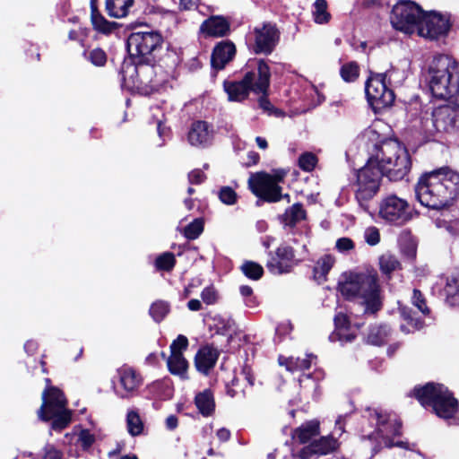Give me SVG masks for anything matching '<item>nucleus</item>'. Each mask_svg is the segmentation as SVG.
I'll list each match as a JSON object with an SVG mask.
<instances>
[{"label":"nucleus","mask_w":459,"mask_h":459,"mask_svg":"<svg viewBox=\"0 0 459 459\" xmlns=\"http://www.w3.org/2000/svg\"><path fill=\"white\" fill-rule=\"evenodd\" d=\"M162 44L161 35L154 30L133 32L127 39V49L131 56L137 58L135 66L136 86L148 94L157 91L163 80L157 76L152 65L155 52Z\"/></svg>","instance_id":"f257e3e1"},{"label":"nucleus","mask_w":459,"mask_h":459,"mask_svg":"<svg viewBox=\"0 0 459 459\" xmlns=\"http://www.w3.org/2000/svg\"><path fill=\"white\" fill-rule=\"evenodd\" d=\"M415 193L423 206L433 210L448 209L459 198V173L449 168L426 173L419 179Z\"/></svg>","instance_id":"f03ea898"},{"label":"nucleus","mask_w":459,"mask_h":459,"mask_svg":"<svg viewBox=\"0 0 459 459\" xmlns=\"http://www.w3.org/2000/svg\"><path fill=\"white\" fill-rule=\"evenodd\" d=\"M338 289L347 299L364 306L367 314H375L382 307L381 290L376 272L343 273Z\"/></svg>","instance_id":"7ed1b4c3"},{"label":"nucleus","mask_w":459,"mask_h":459,"mask_svg":"<svg viewBox=\"0 0 459 459\" xmlns=\"http://www.w3.org/2000/svg\"><path fill=\"white\" fill-rule=\"evenodd\" d=\"M369 423L375 425L373 431L365 428L361 430V438L372 442V451L377 454L383 447L399 446L408 448L407 443L394 441V437L401 435L402 424L396 414L387 412L381 408H367L364 415Z\"/></svg>","instance_id":"20e7f679"},{"label":"nucleus","mask_w":459,"mask_h":459,"mask_svg":"<svg viewBox=\"0 0 459 459\" xmlns=\"http://www.w3.org/2000/svg\"><path fill=\"white\" fill-rule=\"evenodd\" d=\"M429 89L437 99L449 100L459 92V63L447 55L435 56L429 67Z\"/></svg>","instance_id":"39448f33"},{"label":"nucleus","mask_w":459,"mask_h":459,"mask_svg":"<svg viewBox=\"0 0 459 459\" xmlns=\"http://www.w3.org/2000/svg\"><path fill=\"white\" fill-rule=\"evenodd\" d=\"M368 160L391 180L403 178L411 169V159L406 148L395 139L384 140Z\"/></svg>","instance_id":"423d86ee"},{"label":"nucleus","mask_w":459,"mask_h":459,"mask_svg":"<svg viewBox=\"0 0 459 459\" xmlns=\"http://www.w3.org/2000/svg\"><path fill=\"white\" fill-rule=\"evenodd\" d=\"M413 393L422 406H431L440 418L451 419L458 411L457 400L443 385L429 383L422 387H415Z\"/></svg>","instance_id":"0eeeda50"},{"label":"nucleus","mask_w":459,"mask_h":459,"mask_svg":"<svg viewBox=\"0 0 459 459\" xmlns=\"http://www.w3.org/2000/svg\"><path fill=\"white\" fill-rule=\"evenodd\" d=\"M47 388L42 393V404L38 411L42 420H53L52 429L61 430L71 421V411L66 408V400L63 393L50 386V379L46 378Z\"/></svg>","instance_id":"6e6552de"},{"label":"nucleus","mask_w":459,"mask_h":459,"mask_svg":"<svg viewBox=\"0 0 459 459\" xmlns=\"http://www.w3.org/2000/svg\"><path fill=\"white\" fill-rule=\"evenodd\" d=\"M382 176V170L368 160L366 165L355 173L351 187L359 207L366 212L371 213L370 202L379 190Z\"/></svg>","instance_id":"1a4fd4ad"},{"label":"nucleus","mask_w":459,"mask_h":459,"mask_svg":"<svg viewBox=\"0 0 459 459\" xmlns=\"http://www.w3.org/2000/svg\"><path fill=\"white\" fill-rule=\"evenodd\" d=\"M285 176L286 171L283 169H275L273 173L264 171L253 173L248 178V186L257 197L266 202L275 203L283 197L279 184L283 182ZM284 197L289 195H285Z\"/></svg>","instance_id":"9d476101"},{"label":"nucleus","mask_w":459,"mask_h":459,"mask_svg":"<svg viewBox=\"0 0 459 459\" xmlns=\"http://www.w3.org/2000/svg\"><path fill=\"white\" fill-rule=\"evenodd\" d=\"M422 13V9L415 3L402 1L393 7L391 23L396 30L412 34L416 31Z\"/></svg>","instance_id":"9b49d317"},{"label":"nucleus","mask_w":459,"mask_h":459,"mask_svg":"<svg viewBox=\"0 0 459 459\" xmlns=\"http://www.w3.org/2000/svg\"><path fill=\"white\" fill-rule=\"evenodd\" d=\"M387 75V73L376 74L371 75L366 82V96L369 104L375 109L390 107L394 101V93L387 87L385 82Z\"/></svg>","instance_id":"f8f14e48"},{"label":"nucleus","mask_w":459,"mask_h":459,"mask_svg":"<svg viewBox=\"0 0 459 459\" xmlns=\"http://www.w3.org/2000/svg\"><path fill=\"white\" fill-rule=\"evenodd\" d=\"M458 117L457 110L450 106H441L434 109L430 117L422 120V129L429 135L437 132L449 133L455 129Z\"/></svg>","instance_id":"ddd939ff"},{"label":"nucleus","mask_w":459,"mask_h":459,"mask_svg":"<svg viewBox=\"0 0 459 459\" xmlns=\"http://www.w3.org/2000/svg\"><path fill=\"white\" fill-rule=\"evenodd\" d=\"M409 203L395 195L385 197L379 204V216L391 223L403 225L411 219Z\"/></svg>","instance_id":"4468645a"},{"label":"nucleus","mask_w":459,"mask_h":459,"mask_svg":"<svg viewBox=\"0 0 459 459\" xmlns=\"http://www.w3.org/2000/svg\"><path fill=\"white\" fill-rule=\"evenodd\" d=\"M448 30L449 22L445 17L436 13L424 12L416 29L419 36L429 39H437L446 36Z\"/></svg>","instance_id":"2eb2a0df"},{"label":"nucleus","mask_w":459,"mask_h":459,"mask_svg":"<svg viewBox=\"0 0 459 459\" xmlns=\"http://www.w3.org/2000/svg\"><path fill=\"white\" fill-rule=\"evenodd\" d=\"M292 247L281 244L266 263V267L273 274L280 275L290 273L298 264Z\"/></svg>","instance_id":"dca6fc26"},{"label":"nucleus","mask_w":459,"mask_h":459,"mask_svg":"<svg viewBox=\"0 0 459 459\" xmlns=\"http://www.w3.org/2000/svg\"><path fill=\"white\" fill-rule=\"evenodd\" d=\"M251 65V71L247 72L244 76L245 82L254 93L267 95L271 78L268 64L263 59H258L253 61Z\"/></svg>","instance_id":"f3484780"},{"label":"nucleus","mask_w":459,"mask_h":459,"mask_svg":"<svg viewBox=\"0 0 459 459\" xmlns=\"http://www.w3.org/2000/svg\"><path fill=\"white\" fill-rule=\"evenodd\" d=\"M255 33V52L256 54H270L279 40V32L275 25L264 23L261 27L254 30Z\"/></svg>","instance_id":"a211bd4d"},{"label":"nucleus","mask_w":459,"mask_h":459,"mask_svg":"<svg viewBox=\"0 0 459 459\" xmlns=\"http://www.w3.org/2000/svg\"><path fill=\"white\" fill-rule=\"evenodd\" d=\"M117 372L122 388V390H116L117 394L121 398L134 396L143 382L140 374L128 366L119 368Z\"/></svg>","instance_id":"6ab92c4d"},{"label":"nucleus","mask_w":459,"mask_h":459,"mask_svg":"<svg viewBox=\"0 0 459 459\" xmlns=\"http://www.w3.org/2000/svg\"><path fill=\"white\" fill-rule=\"evenodd\" d=\"M338 446L339 443L337 439L333 438L332 436L321 437L300 449L298 453V456L300 459H309L314 455H325L334 452Z\"/></svg>","instance_id":"aec40b11"},{"label":"nucleus","mask_w":459,"mask_h":459,"mask_svg":"<svg viewBox=\"0 0 459 459\" xmlns=\"http://www.w3.org/2000/svg\"><path fill=\"white\" fill-rule=\"evenodd\" d=\"M213 137L212 127L205 121H195L192 124L187 134L188 143L195 147L208 146Z\"/></svg>","instance_id":"412c9836"},{"label":"nucleus","mask_w":459,"mask_h":459,"mask_svg":"<svg viewBox=\"0 0 459 459\" xmlns=\"http://www.w3.org/2000/svg\"><path fill=\"white\" fill-rule=\"evenodd\" d=\"M236 53L235 45L230 41H221L216 45L212 55V65L216 69H222Z\"/></svg>","instance_id":"4be33fe9"},{"label":"nucleus","mask_w":459,"mask_h":459,"mask_svg":"<svg viewBox=\"0 0 459 459\" xmlns=\"http://www.w3.org/2000/svg\"><path fill=\"white\" fill-rule=\"evenodd\" d=\"M200 30L210 37H223L230 31V22L222 16H212L202 23Z\"/></svg>","instance_id":"5701e85b"},{"label":"nucleus","mask_w":459,"mask_h":459,"mask_svg":"<svg viewBox=\"0 0 459 459\" xmlns=\"http://www.w3.org/2000/svg\"><path fill=\"white\" fill-rule=\"evenodd\" d=\"M319 434L320 423L317 420H312L295 429L291 433V437L293 440L300 444H307L315 440L314 438Z\"/></svg>","instance_id":"b1692460"},{"label":"nucleus","mask_w":459,"mask_h":459,"mask_svg":"<svg viewBox=\"0 0 459 459\" xmlns=\"http://www.w3.org/2000/svg\"><path fill=\"white\" fill-rule=\"evenodd\" d=\"M219 352L211 346H204L195 355V364L198 371L207 374L218 359Z\"/></svg>","instance_id":"393cba45"},{"label":"nucleus","mask_w":459,"mask_h":459,"mask_svg":"<svg viewBox=\"0 0 459 459\" xmlns=\"http://www.w3.org/2000/svg\"><path fill=\"white\" fill-rule=\"evenodd\" d=\"M358 142L360 146H363L367 150L370 157L372 153L377 152L383 141L377 130L371 126L363 131L358 138Z\"/></svg>","instance_id":"a878e982"},{"label":"nucleus","mask_w":459,"mask_h":459,"mask_svg":"<svg viewBox=\"0 0 459 459\" xmlns=\"http://www.w3.org/2000/svg\"><path fill=\"white\" fill-rule=\"evenodd\" d=\"M224 90L230 101H242L247 98L249 91H251L244 77L239 82H225Z\"/></svg>","instance_id":"bb28decb"},{"label":"nucleus","mask_w":459,"mask_h":459,"mask_svg":"<svg viewBox=\"0 0 459 459\" xmlns=\"http://www.w3.org/2000/svg\"><path fill=\"white\" fill-rule=\"evenodd\" d=\"M195 404L203 416H211L215 410V402L212 391L205 389L198 393L195 398Z\"/></svg>","instance_id":"cd10ccee"},{"label":"nucleus","mask_w":459,"mask_h":459,"mask_svg":"<svg viewBox=\"0 0 459 459\" xmlns=\"http://www.w3.org/2000/svg\"><path fill=\"white\" fill-rule=\"evenodd\" d=\"M316 359V357L309 354L307 355L306 358L300 359V358H285L282 356L279 357V363L281 366H285L286 369L290 372H296L300 370L308 369L313 360Z\"/></svg>","instance_id":"c85d7f7f"},{"label":"nucleus","mask_w":459,"mask_h":459,"mask_svg":"<svg viewBox=\"0 0 459 459\" xmlns=\"http://www.w3.org/2000/svg\"><path fill=\"white\" fill-rule=\"evenodd\" d=\"M134 0H107L106 9L108 13L114 18H123L128 13Z\"/></svg>","instance_id":"c756f323"},{"label":"nucleus","mask_w":459,"mask_h":459,"mask_svg":"<svg viewBox=\"0 0 459 459\" xmlns=\"http://www.w3.org/2000/svg\"><path fill=\"white\" fill-rule=\"evenodd\" d=\"M167 365L171 374L179 376L181 378L186 377L188 363L183 354H170L168 358Z\"/></svg>","instance_id":"7c9ffc66"},{"label":"nucleus","mask_w":459,"mask_h":459,"mask_svg":"<svg viewBox=\"0 0 459 459\" xmlns=\"http://www.w3.org/2000/svg\"><path fill=\"white\" fill-rule=\"evenodd\" d=\"M334 325L336 334L339 336V340L341 342H348L354 340V334L345 333V332L349 329L350 326V321L345 314L342 312L336 314L334 316Z\"/></svg>","instance_id":"2f4dec72"},{"label":"nucleus","mask_w":459,"mask_h":459,"mask_svg":"<svg viewBox=\"0 0 459 459\" xmlns=\"http://www.w3.org/2000/svg\"><path fill=\"white\" fill-rule=\"evenodd\" d=\"M333 264L334 258L330 255H325L320 257L314 267L315 279L319 282L325 281Z\"/></svg>","instance_id":"473e14b6"},{"label":"nucleus","mask_w":459,"mask_h":459,"mask_svg":"<svg viewBox=\"0 0 459 459\" xmlns=\"http://www.w3.org/2000/svg\"><path fill=\"white\" fill-rule=\"evenodd\" d=\"M328 4L326 0H316L313 4V19L317 24H325L329 22L331 14L327 10Z\"/></svg>","instance_id":"72a5a7b5"},{"label":"nucleus","mask_w":459,"mask_h":459,"mask_svg":"<svg viewBox=\"0 0 459 459\" xmlns=\"http://www.w3.org/2000/svg\"><path fill=\"white\" fill-rule=\"evenodd\" d=\"M127 430L131 436H138L143 430V423L137 411L131 410L126 415Z\"/></svg>","instance_id":"f704fd0d"},{"label":"nucleus","mask_w":459,"mask_h":459,"mask_svg":"<svg viewBox=\"0 0 459 459\" xmlns=\"http://www.w3.org/2000/svg\"><path fill=\"white\" fill-rule=\"evenodd\" d=\"M445 292L446 295V302L450 306L459 305V283L457 279L454 277L447 279Z\"/></svg>","instance_id":"c9c22d12"},{"label":"nucleus","mask_w":459,"mask_h":459,"mask_svg":"<svg viewBox=\"0 0 459 459\" xmlns=\"http://www.w3.org/2000/svg\"><path fill=\"white\" fill-rule=\"evenodd\" d=\"M91 21L93 28L104 34H109L118 27L117 22H108L100 13L94 14V16L91 18Z\"/></svg>","instance_id":"e433bc0d"},{"label":"nucleus","mask_w":459,"mask_h":459,"mask_svg":"<svg viewBox=\"0 0 459 459\" xmlns=\"http://www.w3.org/2000/svg\"><path fill=\"white\" fill-rule=\"evenodd\" d=\"M306 212L303 206L299 204H293L286 210L284 213V221L288 225H294L305 218Z\"/></svg>","instance_id":"4c0bfd02"},{"label":"nucleus","mask_w":459,"mask_h":459,"mask_svg":"<svg viewBox=\"0 0 459 459\" xmlns=\"http://www.w3.org/2000/svg\"><path fill=\"white\" fill-rule=\"evenodd\" d=\"M388 334L389 328L386 325L373 327L368 335V342L373 345H381Z\"/></svg>","instance_id":"58836bf2"},{"label":"nucleus","mask_w":459,"mask_h":459,"mask_svg":"<svg viewBox=\"0 0 459 459\" xmlns=\"http://www.w3.org/2000/svg\"><path fill=\"white\" fill-rule=\"evenodd\" d=\"M379 265L383 273L388 274L400 267L397 258L389 253L382 255L379 258Z\"/></svg>","instance_id":"ea45409f"},{"label":"nucleus","mask_w":459,"mask_h":459,"mask_svg":"<svg viewBox=\"0 0 459 459\" xmlns=\"http://www.w3.org/2000/svg\"><path fill=\"white\" fill-rule=\"evenodd\" d=\"M203 231L204 220L201 218H197L185 227L183 234L187 239L193 240L197 238L202 234Z\"/></svg>","instance_id":"a19ab883"},{"label":"nucleus","mask_w":459,"mask_h":459,"mask_svg":"<svg viewBox=\"0 0 459 459\" xmlns=\"http://www.w3.org/2000/svg\"><path fill=\"white\" fill-rule=\"evenodd\" d=\"M169 312V306L164 301L154 302L150 308V314L156 322H160Z\"/></svg>","instance_id":"79ce46f5"},{"label":"nucleus","mask_w":459,"mask_h":459,"mask_svg":"<svg viewBox=\"0 0 459 459\" xmlns=\"http://www.w3.org/2000/svg\"><path fill=\"white\" fill-rule=\"evenodd\" d=\"M359 74V68L357 63L350 62L343 65L341 68V76L345 82H354Z\"/></svg>","instance_id":"37998d69"},{"label":"nucleus","mask_w":459,"mask_h":459,"mask_svg":"<svg viewBox=\"0 0 459 459\" xmlns=\"http://www.w3.org/2000/svg\"><path fill=\"white\" fill-rule=\"evenodd\" d=\"M241 270L247 277L252 280L260 279L264 273L263 267L255 262L244 263L241 266Z\"/></svg>","instance_id":"c03bdc74"},{"label":"nucleus","mask_w":459,"mask_h":459,"mask_svg":"<svg viewBox=\"0 0 459 459\" xmlns=\"http://www.w3.org/2000/svg\"><path fill=\"white\" fill-rule=\"evenodd\" d=\"M317 163L316 156L312 152H304L299 158V168L307 172L312 171Z\"/></svg>","instance_id":"a18cd8bd"},{"label":"nucleus","mask_w":459,"mask_h":459,"mask_svg":"<svg viewBox=\"0 0 459 459\" xmlns=\"http://www.w3.org/2000/svg\"><path fill=\"white\" fill-rule=\"evenodd\" d=\"M176 260L172 253L166 252L157 257L156 267L159 270L170 271L175 265Z\"/></svg>","instance_id":"49530a36"},{"label":"nucleus","mask_w":459,"mask_h":459,"mask_svg":"<svg viewBox=\"0 0 459 459\" xmlns=\"http://www.w3.org/2000/svg\"><path fill=\"white\" fill-rule=\"evenodd\" d=\"M219 198L223 204L232 205L237 202L238 195L231 187L223 186L219 191Z\"/></svg>","instance_id":"de8ad7c7"},{"label":"nucleus","mask_w":459,"mask_h":459,"mask_svg":"<svg viewBox=\"0 0 459 459\" xmlns=\"http://www.w3.org/2000/svg\"><path fill=\"white\" fill-rule=\"evenodd\" d=\"M188 340L185 335H178L170 344V354H183V351L186 350Z\"/></svg>","instance_id":"09e8293b"},{"label":"nucleus","mask_w":459,"mask_h":459,"mask_svg":"<svg viewBox=\"0 0 459 459\" xmlns=\"http://www.w3.org/2000/svg\"><path fill=\"white\" fill-rule=\"evenodd\" d=\"M89 60L94 65L103 66L107 62V56L101 48H94L89 54Z\"/></svg>","instance_id":"8fccbe9b"},{"label":"nucleus","mask_w":459,"mask_h":459,"mask_svg":"<svg viewBox=\"0 0 459 459\" xmlns=\"http://www.w3.org/2000/svg\"><path fill=\"white\" fill-rule=\"evenodd\" d=\"M412 304L424 315L429 314V308L426 305V300L421 294V292L418 290H413L412 296Z\"/></svg>","instance_id":"3c124183"},{"label":"nucleus","mask_w":459,"mask_h":459,"mask_svg":"<svg viewBox=\"0 0 459 459\" xmlns=\"http://www.w3.org/2000/svg\"><path fill=\"white\" fill-rule=\"evenodd\" d=\"M366 242L370 246H375L380 241V233L376 227H369L364 232Z\"/></svg>","instance_id":"603ef678"},{"label":"nucleus","mask_w":459,"mask_h":459,"mask_svg":"<svg viewBox=\"0 0 459 459\" xmlns=\"http://www.w3.org/2000/svg\"><path fill=\"white\" fill-rule=\"evenodd\" d=\"M201 297L204 303L207 305H212L217 301L218 293L213 287L209 286L203 290Z\"/></svg>","instance_id":"864d4df0"},{"label":"nucleus","mask_w":459,"mask_h":459,"mask_svg":"<svg viewBox=\"0 0 459 459\" xmlns=\"http://www.w3.org/2000/svg\"><path fill=\"white\" fill-rule=\"evenodd\" d=\"M94 440V436L89 430L83 429L79 434L78 442L84 449L89 448L93 444Z\"/></svg>","instance_id":"5fc2aeb1"},{"label":"nucleus","mask_w":459,"mask_h":459,"mask_svg":"<svg viewBox=\"0 0 459 459\" xmlns=\"http://www.w3.org/2000/svg\"><path fill=\"white\" fill-rule=\"evenodd\" d=\"M335 247L340 252H349L354 248V242L349 238H338Z\"/></svg>","instance_id":"6e6d98bb"},{"label":"nucleus","mask_w":459,"mask_h":459,"mask_svg":"<svg viewBox=\"0 0 459 459\" xmlns=\"http://www.w3.org/2000/svg\"><path fill=\"white\" fill-rule=\"evenodd\" d=\"M240 293L243 297L247 298L246 299V304L247 306L248 307H255V301H254V297L252 296L253 294V290L251 289V287L249 286H247V285H243L240 287Z\"/></svg>","instance_id":"4d7b16f0"},{"label":"nucleus","mask_w":459,"mask_h":459,"mask_svg":"<svg viewBox=\"0 0 459 459\" xmlns=\"http://www.w3.org/2000/svg\"><path fill=\"white\" fill-rule=\"evenodd\" d=\"M204 173L200 169H194L188 174V180L190 184H201L205 179Z\"/></svg>","instance_id":"13d9d810"},{"label":"nucleus","mask_w":459,"mask_h":459,"mask_svg":"<svg viewBox=\"0 0 459 459\" xmlns=\"http://www.w3.org/2000/svg\"><path fill=\"white\" fill-rule=\"evenodd\" d=\"M43 459H62V454L52 446H47Z\"/></svg>","instance_id":"bf43d9fd"},{"label":"nucleus","mask_w":459,"mask_h":459,"mask_svg":"<svg viewBox=\"0 0 459 459\" xmlns=\"http://www.w3.org/2000/svg\"><path fill=\"white\" fill-rule=\"evenodd\" d=\"M241 375L244 377L245 380L248 383L250 386H253L255 384V377L252 369L248 366H245L242 368Z\"/></svg>","instance_id":"052dcab7"},{"label":"nucleus","mask_w":459,"mask_h":459,"mask_svg":"<svg viewBox=\"0 0 459 459\" xmlns=\"http://www.w3.org/2000/svg\"><path fill=\"white\" fill-rule=\"evenodd\" d=\"M261 95L262 96L260 97L259 101H258L259 102V107L263 110H264L266 112H270L272 108H273L272 104L270 103V101L266 98V95H263V94H261Z\"/></svg>","instance_id":"680f3d73"},{"label":"nucleus","mask_w":459,"mask_h":459,"mask_svg":"<svg viewBox=\"0 0 459 459\" xmlns=\"http://www.w3.org/2000/svg\"><path fill=\"white\" fill-rule=\"evenodd\" d=\"M178 420L175 415H169L166 419V427L169 430H173L178 427Z\"/></svg>","instance_id":"e2e57ef3"},{"label":"nucleus","mask_w":459,"mask_h":459,"mask_svg":"<svg viewBox=\"0 0 459 459\" xmlns=\"http://www.w3.org/2000/svg\"><path fill=\"white\" fill-rule=\"evenodd\" d=\"M216 436L221 441L225 442L230 439V432L229 429L221 428L216 432Z\"/></svg>","instance_id":"0e129e2a"},{"label":"nucleus","mask_w":459,"mask_h":459,"mask_svg":"<svg viewBox=\"0 0 459 459\" xmlns=\"http://www.w3.org/2000/svg\"><path fill=\"white\" fill-rule=\"evenodd\" d=\"M198 0H180V7L185 10H190L197 6Z\"/></svg>","instance_id":"69168bd1"},{"label":"nucleus","mask_w":459,"mask_h":459,"mask_svg":"<svg viewBox=\"0 0 459 459\" xmlns=\"http://www.w3.org/2000/svg\"><path fill=\"white\" fill-rule=\"evenodd\" d=\"M187 307L192 311H198L202 308V304L198 299H190L187 303Z\"/></svg>","instance_id":"338daca9"},{"label":"nucleus","mask_w":459,"mask_h":459,"mask_svg":"<svg viewBox=\"0 0 459 459\" xmlns=\"http://www.w3.org/2000/svg\"><path fill=\"white\" fill-rule=\"evenodd\" d=\"M24 349L28 353H33L37 349V344L32 341H29L25 343Z\"/></svg>","instance_id":"774afa93"}]
</instances>
